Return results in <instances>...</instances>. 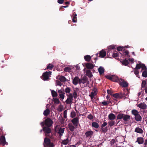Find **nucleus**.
<instances>
[{
    "label": "nucleus",
    "mask_w": 147,
    "mask_h": 147,
    "mask_svg": "<svg viewBox=\"0 0 147 147\" xmlns=\"http://www.w3.org/2000/svg\"><path fill=\"white\" fill-rule=\"evenodd\" d=\"M51 142L50 140L47 137L44 138V142L43 145L45 147H46L47 146L49 145Z\"/></svg>",
    "instance_id": "11"
},
{
    "label": "nucleus",
    "mask_w": 147,
    "mask_h": 147,
    "mask_svg": "<svg viewBox=\"0 0 147 147\" xmlns=\"http://www.w3.org/2000/svg\"><path fill=\"white\" fill-rule=\"evenodd\" d=\"M67 96L68 97L67 98L69 99H71L73 100V94H67Z\"/></svg>",
    "instance_id": "45"
},
{
    "label": "nucleus",
    "mask_w": 147,
    "mask_h": 147,
    "mask_svg": "<svg viewBox=\"0 0 147 147\" xmlns=\"http://www.w3.org/2000/svg\"><path fill=\"white\" fill-rule=\"evenodd\" d=\"M134 73L137 76V75H138L139 73V72L138 70L135 69L134 71Z\"/></svg>",
    "instance_id": "55"
},
{
    "label": "nucleus",
    "mask_w": 147,
    "mask_h": 147,
    "mask_svg": "<svg viewBox=\"0 0 147 147\" xmlns=\"http://www.w3.org/2000/svg\"><path fill=\"white\" fill-rule=\"evenodd\" d=\"M132 114L133 115L135 116L137 115L139 113V112L136 109H133L131 111Z\"/></svg>",
    "instance_id": "34"
},
{
    "label": "nucleus",
    "mask_w": 147,
    "mask_h": 147,
    "mask_svg": "<svg viewBox=\"0 0 147 147\" xmlns=\"http://www.w3.org/2000/svg\"><path fill=\"white\" fill-rule=\"evenodd\" d=\"M54 102L56 104H59L60 102V101L58 98H55L54 99Z\"/></svg>",
    "instance_id": "48"
},
{
    "label": "nucleus",
    "mask_w": 147,
    "mask_h": 147,
    "mask_svg": "<svg viewBox=\"0 0 147 147\" xmlns=\"http://www.w3.org/2000/svg\"><path fill=\"white\" fill-rule=\"evenodd\" d=\"M7 144V142L6 141L5 137L3 136H1L0 137V144L4 146L5 144Z\"/></svg>",
    "instance_id": "7"
},
{
    "label": "nucleus",
    "mask_w": 147,
    "mask_h": 147,
    "mask_svg": "<svg viewBox=\"0 0 147 147\" xmlns=\"http://www.w3.org/2000/svg\"><path fill=\"white\" fill-rule=\"evenodd\" d=\"M71 122L75 127H77L79 124V117H76L74 118L71 120Z\"/></svg>",
    "instance_id": "6"
},
{
    "label": "nucleus",
    "mask_w": 147,
    "mask_h": 147,
    "mask_svg": "<svg viewBox=\"0 0 147 147\" xmlns=\"http://www.w3.org/2000/svg\"><path fill=\"white\" fill-rule=\"evenodd\" d=\"M112 56L114 57H117L118 56V54L117 53H113Z\"/></svg>",
    "instance_id": "61"
},
{
    "label": "nucleus",
    "mask_w": 147,
    "mask_h": 147,
    "mask_svg": "<svg viewBox=\"0 0 147 147\" xmlns=\"http://www.w3.org/2000/svg\"><path fill=\"white\" fill-rule=\"evenodd\" d=\"M143 77L146 78L147 77V70L144 71L142 73Z\"/></svg>",
    "instance_id": "41"
},
{
    "label": "nucleus",
    "mask_w": 147,
    "mask_h": 147,
    "mask_svg": "<svg viewBox=\"0 0 147 147\" xmlns=\"http://www.w3.org/2000/svg\"><path fill=\"white\" fill-rule=\"evenodd\" d=\"M69 140L68 138H67L66 140H63L62 141V144L65 145L67 144Z\"/></svg>",
    "instance_id": "42"
},
{
    "label": "nucleus",
    "mask_w": 147,
    "mask_h": 147,
    "mask_svg": "<svg viewBox=\"0 0 147 147\" xmlns=\"http://www.w3.org/2000/svg\"><path fill=\"white\" fill-rule=\"evenodd\" d=\"M141 68H142V70H147V69L146 66L144 64H142V67H141Z\"/></svg>",
    "instance_id": "47"
},
{
    "label": "nucleus",
    "mask_w": 147,
    "mask_h": 147,
    "mask_svg": "<svg viewBox=\"0 0 147 147\" xmlns=\"http://www.w3.org/2000/svg\"><path fill=\"white\" fill-rule=\"evenodd\" d=\"M134 131L137 133L142 134L143 133V131L139 127H136Z\"/></svg>",
    "instance_id": "19"
},
{
    "label": "nucleus",
    "mask_w": 147,
    "mask_h": 147,
    "mask_svg": "<svg viewBox=\"0 0 147 147\" xmlns=\"http://www.w3.org/2000/svg\"><path fill=\"white\" fill-rule=\"evenodd\" d=\"M123 51H125L123 52L124 53L125 55H127L128 57H130V56L129 55V52L128 51L126 50L125 49L123 50Z\"/></svg>",
    "instance_id": "52"
},
{
    "label": "nucleus",
    "mask_w": 147,
    "mask_h": 147,
    "mask_svg": "<svg viewBox=\"0 0 147 147\" xmlns=\"http://www.w3.org/2000/svg\"><path fill=\"white\" fill-rule=\"evenodd\" d=\"M124 49V47H123L119 46L117 47V50L118 51H122Z\"/></svg>",
    "instance_id": "51"
},
{
    "label": "nucleus",
    "mask_w": 147,
    "mask_h": 147,
    "mask_svg": "<svg viewBox=\"0 0 147 147\" xmlns=\"http://www.w3.org/2000/svg\"><path fill=\"white\" fill-rule=\"evenodd\" d=\"M116 82H118L120 86L126 88L128 86V84L126 81L123 79L119 78H117Z\"/></svg>",
    "instance_id": "1"
},
{
    "label": "nucleus",
    "mask_w": 147,
    "mask_h": 147,
    "mask_svg": "<svg viewBox=\"0 0 147 147\" xmlns=\"http://www.w3.org/2000/svg\"><path fill=\"white\" fill-rule=\"evenodd\" d=\"M58 92L59 94V98L62 99L64 98L65 93L63 89L58 90Z\"/></svg>",
    "instance_id": "8"
},
{
    "label": "nucleus",
    "mask_w": 147,
    "mask_h": 147,
    "mask_svg": "<svg viewBox=\"0 0 147 147\" xmlns=\"http://www.w3.org/2000/svg\"><path fill=\"white\" fill-rule=\"evenodd\" d=\"M135 119L137 121H140L142 120V117L139 113L135 116Z\"/></svg>",
    "instance_id": "23"
},
{
    "label": "nucleus",
    "mask_w": 147,
    "mask_h": 147,
    "mask_svg": "<svg viewBox=\"0 0 147 147\" xmlns=\"http://www.w3.org/2000/svg\"><path fill=\"white\" fill-rule=\"evenodd\" d=\"M67 111L66 110H65L63 113V117L65 118H67Z\"/></svg>",
    "instance_id": "59"
},
{
    "label": "nucleus",
    "mask_w": 147,
    "mask_h": 147,
    "mask_svg": "<svg viewBox=\"0 0 147 147\" xmlns=\"http://www.w3.org/2000/svg\"><path fill=\"white\" fill-rule=\"evenodd\" d=\"M72 22H77V14L75 12H74L73 14Z\"/></svg>",
    "instance_id": "24"
},
{
    "label": "nucleus",
    "mask_w": 147,
    "mask_h": 147,
    "mask_svg": "<svg viewBox=\"0 0 147 147\" xmlns=\"http://www.w3.org/2000/svg\"><path fill=\"white\" fill-rule=\"evenodd\" d=\"M54 67V66L53 65L49 64L48 65L47 67V69H52L53 68V67Z\"/></svg>",
    "instance_id": "39"
},
{
    "label": "nucleus",
    "mask_w": 147,
    "mask_h": 147,
    "mask_svg": "<svg viewBox=\"0 0 147 147\" xmlns=\"http://www.w3.org/2000/svg\"><path fill=\"white\" fill-rule=\"evenodd\" d=\"M124 114L121 113H119L117 115V120L121 119H123Z\"/></svg>",
    "instance_id": "29"
},
{
    "label": "nucleus",
    "mask_w": 147,
    "mask_h": 147,
    "mask_svg": "<svg viewBox=\"0 0 147 147\" xmlns=\"http://www.w3.org/2000/svg\"><path fill=\"white\" fill-rule=\"evenodd\" d=\"M130 119V116L127 114H124L123 117V120L124 122H126L129 120Z\"/></svg>",
    "instance_id": "17"
},
{
    "label": "nucleus",
    "mask_w": 147,
    "mask_h": 147,
    "mask_svg": "<svg viewBox=\"0 0 147 147\" xmlns=\"http://www.w3.org/2000/svg\"><path fill=\"white\" fill-rule=\"evenodd\" d=\"M111 102L110 101H108V102L107 101H103L101 103L103 105L105 106H107V105L108 104L110 103Z\"/></svg>",
    "instance_id": "46"
},
{
    "label": "nucleus",
    "mask_w": 147,
    "mask_h": 147,
    "mask_svg": "<svg viewBox=\"0 0 147 147\" xmlns=\"http://www.w3.org/2000/svg\"><path fill=\"white\" fill-rule=\"evenodd\" d=\"M107 125V123L106 122L104 121L103 123L101 125V128H103V127H104L106 126Z\"/></svg>",
    "instance_id": "60"
},
{
    "label": "nucleus",
    "mask_w": 147,
    "mask_h": 147,
    "mask_svg": "<svg viewBox=\"0 0 147 147\" xmlns=\"http://www.w3.org/2000/svg\"><path fill=\"white\" fill-rule=\"evenodd\" d=\"M136 142H138L139 144H142L144 142V139L141 137H138Z\"/></svg>",
    "instance_id": "15"
},
{
    "label": "nucleus",
    "mask_w": 147,
    "mask_h": 147,
    "mask_svg": "<svg viewBox=\"0 0 147 147\" xmlns=\"http://www.w3.org/2000/svg\"><path fill=\"white\" fill-rule=\"evenodd\" d=\"M84 59L86 61L89 62L91 59V57L90 55H87L84 56Z\"/></svg>",
    "instance_id": "30"
},
{
    "label": "nucleus",
    "mask_w": 147,
    "mask_h": 147,
    "mask_svg": "<svg viewBox=\"0 0 147 147\" xmlns=\"http://www.w3.org/2000/svg\"><path fill=\"white\" fill-rule=\"evenodd\" d=\"M107 92L109 94H110L111 95H113L112 92L110 90H107Z\"/></svg>",
    "instance_id": "62"
},
{
    "label": "nucleus",
    "mask_w": 147,
    "mask_h": 147,
    "mask_svg": "<svg viewBox=\"0 0 147 147\" xmlns=\"http://www.w3.org/2000/svg\"><path fill=\"white\" fill-rule=\"evenodd\" d=\"M93 134V132L92 131H89L85 133V135L87 137H91Z\"/></svg>",
    "instance_id": "18"
},
{
    "label": "nucleus",
    "mask_w": 147,
    "mask_h": 147,
    "mask_svg": "<svg viewBox=\"0 0 147 147\" xmlns=\"http://www.w3.org/2000/svg\"><path fill=\"white\" fill-rule=\"evenodd\" d=\"M86 73L87 76L89 78H91L93 76L92 73L89 69L87 70L86 71Z\"/></svg>",
    "instance_id": "22"
},
{
    "label": "nucleus",
    "mask_w": 147,
    "mask_h": 147,
    "mask_svg": "<svg viewBox=\"0 0 147 147\" xmlns=\"http://www.w3.org/2000/svg\"><path fill=\"white\" fill-rule=\"evenodd\" d=\"M76 115V113L74 111H72L71 113L70 117L71 118H73L75 117Z\"/></svg>",
    "instance_id": "44"
},
{
    "label": "nucleus",
    "mask_w": 147,
    "mask_h": 147,
    "mask_svg": "<svg viewBox=\"0 0 147 147\" xmlns=\"http://www.w3.org/2000/svg\"><path fill=\"white\" fill-rule=\"evenodd\" d=\"M69 4V2L68 1L66 2L65 4V5L61 6L60 7L59 9H62L63 8H66L68 7V5Z\"/></svg>",
    "instance_id": "35"
},
{
    "label": "nucleus",
    "mask_w": 147,
    "mask_h": 147,
    "mask_svg": "<svg viewBox=\"0 0 147 147\" xmlns=\"http://www.w3.org/2000/svg\"><path fill=\"white\" fill-rule=\"evenodd\" d=\"M66 94H69L71 92V88L68 87H67L64 91Z\"/></svg>",
    "instance_id": "38"
},
{
    "label": "nucleus",
    "mask_w": 147,
    "mask_h": 147,
    "mask_svg": "<svg viewBox=\"0 0 147 147\" xmlns=\"http://www.w3.org/2000/svg\"><path fill=\"white\" fill-rule=\"evenodd\" d=\"M59 80L61 82H65L66 81V79L63 76H61L59 77Z\"/></svg>",
    "instance_id": "33"
},
{
    "label": "nucleus",
    "mask_w": 147,
    "mask_h": 147,
    "mask_svg": "<svg viewBox=\"0 0 147 147\" xmlns=\"http://www.w3.org/2000/svg\"><path fill=\"white\" fill-rule=\"evenodd\" d=\"M138 107L142 109H144L147 108V105L144 102L140 103L138 105Z\"/></svg>",
    "instance_id": "13"
},
{
    "label": "nucleus",
    "mask_w": 147,
    "mask_h": 147,
    "mask_svg": "<svg viewBox=\"0 0 147 147\" xmlns=\"http://www.w3.org/2000/svg\"><path fill=\"white\" fill-rule=\"evenodd\" d=\"M105 77L107 79H109L110 80H111L112 81L116 82V80L117 79V78H118V77L117 76H105Z\"/></svg>",
    "instance_id": "10"
},
{
    "label": "nucleus",
    "mask_w": 147,
    "mask_h": 147,
    "mask_svg": "<svg viewBox=\"0 0 147 147\" xmlns=\"http://www.w3.org/2000/svg\"><path fill=\"white\" fill-rule=\"evenodd\" d=\"M64 128H60L59 130L58 133L59 134V136H62L63 135V133L64 132Z\"/></svg>",
    "instance_id": "32"
},
{
    "label": "nucleus",
    "mask_w": 147,
    "mask_h": 147,
    "mask_svg": "<svg viewBox=\"0 0 147 147\" xmlns=\"http://www.w3.org/2000/svg\"><path fill=\"white\" fill-rule=\"evenodd\" d=\"M106 52L103 50H102L100 51L99 57L101 58H103L106 56Z\"/></svg>",
    "instance_id": "16"
},
{
    "label": "nucleus",
    "mask_w": 147,
    "mask_h": 147,
    "mask_svg": "<svg viewBox=\"0 0 147 147\" xmlns=\"http://www.w3.org/2000/svg\"><path fill=\"white\" fill-rule=\"evenodd\" d=\"M92 92H93L96 95L97 94V89L96 88H94L92 90Z\"/></svg>",
    "instance_id": "57"
},
{
    "label": "nucleus",
    "mask_w": 147,
    "mask_h": 147,
    "mask_svg": "<svg viewBox=\"0 0 147 147\" xmlns=\"http://www.w3.org/2000/svg\"><path fill=\"white\" fill-rule=\"evenodd\" d=\"M115 46L114 45H111L110 46H109L108 47V49L109 50H111L112 49H113L115 48Z\"/></svg>",
    "instance_id": "56"
},
{
    "label": "nucleus",
    "mask_w": 147,
    "mask_h": 147,
    "mask_svg": "<svg viewBox=\"0 0 147 147\" xmlns=\"http://www.w3.org/2000/svg\"><path fill=\"white\" fill-rule=\"evenodd\" d=\"M92 127H94L96 128H98L99 127V125L97 122L94 121L92 123Z\"/></svg>",
    "instance_id": "25"
},
{
    "label": "nucleus",
    "mask_w": 147,
    "mask_h": 147,
    "mask_svg": "<svg viewBox=\"0 0 147 147\" xmlns=\"http://www.w3.org/2000/svg\"><path fill=\"white\" fill-rule=\"evenodd\" d=\"M108 118L109 119L113 120L116 118L115 115L113 113H110L108 115Z\"/></svg>",
    "instance_id": "21"
},
{
    "label": "nucleus",
    "mask_w": 147,
    "mask_h": 147,
    "mask_svg": "<svg viewBox=\"0 0 147 147\" xmlns=\"http://www.w3.org/2000/svg\"><path fill=\"white\" fill-rule=\"evenodd\" d=\"M101 129L102 132L104 133L106 132L108 130V129L107 127H103V128H101Z\"/></svg>",
    "instance_id": "49"
},
{
    "label": "nucleus",
    "mask_w": 147,
    "mask_h": 147,
    "mask_svg": "<svg viewBox=\"0 0 147 147\" xmlns=\"http://www.w3.org/2000/svg\"><path fill=\"white\" fill-rule=\"evenodd\" d=\"M94 65L92 63H87L86 64V67L89 69H91L93 68Z\"/></svg>",
    "instance_id": "14"
},
{
    "label": "nucleus",
    "mask_w": 147,
    "mask_h": 147,
    "mask_svg": "<svg viewBox=\"0 0 147 147\" xmlns=\"http://www.w3.org/2000/svg\"><path fill=\"white\" fill-rule=\"evenodd\" d=\"M80 79L78 77H75L74 79H73V83L75 85H77L78 82L79 83Z\"/></svg>",
    "instance_id": "12"
},
{
    "label": "nucleus",
    "mask_w": 147,
    "mask_h": 147,
    "mask_svg": "<svg viewBox=\"0 0 147 147\" xmlns=\"http://www.w3.org/2000/svg\"><path fill=\"white\" fill-rule=\"evenodd\" d=\"M55 145L52 142H50L49 144L46 146L47 147H54Z\"/></svg>",
    "instance_id": "53"
},
{
    "label": "nucleus",
    "mask_w": 147,
    "mask_h": 147,
    "mask_svg": "<svg viewBox=\"0 0 147 147\" xmlns=\"http://www.w3.org/2000/svg\"><path fill=\"white\" fill-rule=\"evenodd\" d=\"M50 111L49 109L47 108L45 111H44L43 112V114L44 115L47 116L50 113Z\"/></svg>",
    "instance_id": "27"
},
{
    "label": "nucleus",
    "mask_w": 147,
    "mask_h": 147,
    "mask_svg": "<svg viewBox=\"0 0 147 147\" xmlns=\"http://www.w3.org/2000/svg\"><path fill=\"white\" fill-rule=\"evenodd\" d=\"M77 96V93L75 90H74L73 92V97L74 98H76Z\"/></svg>",
    "instance_id": "54"
},
{
    "label": "nucleus",
    "mask_w": 147,
    "mask_h": 147,
    "mask_svg": "<svg viewBox=\"0 0 147 147\" xmlns=\"http://www.w3.org/2000/svg\"><path fill=\"white\" fill-rule=\"evenodd\" d=\"M68 128L70 131H73L75 129L74 127L72 124L69 123L68 125Z\"/></svg>",
    "instance_id": "26"
},
{
    "label": "nucleus",
    "mask_w": 147,
    "mask_h": 147,
    "mask_svg": "<svg viewBox=\"0 0 147 147\" xmlns=\"http://www.w3.org/2000/svg\"><path fill=\"white\" fill-rule=\"evenodd\" d=\"M142 64H137L136 66V67L135 69H140V68H141V67H142Z\"/></svg>",
    "instance_id": "43"
},
{
    "label": "nucleus",
    "mask_w": 147,
    "mask_h": 147,
    "mask_svg": "<svg viewBox=\"0 0 147 147\" xmlns=\"http://www.w3.org/2000/svg\"><path fill=\"white\" fill-rule=\"evenodd\" d=\"M53 123V121L50 118H47L45 120V124L47 126H51Z\"/></svg>",
    "instance_id": "5"
},
{
    "label": "nucleus",
    "mask_w": 147,
    "mask_h": 147,
    "mask_svg": "<svg viewBox=\"0 0 147 147\" xmlns=\"http://www.w3.org/2000/svg\"><path fill=\"white\" fill-rule=\"evenodd\" d=\"M72 100L67 98L65 101L66 104H70L72 103Z\"/></svg>",
    "instance_id": "40"
},
{
    "label": "nucleus",
    "mask_w": 147,
    "mask_h": 147,
    "mask_svg": "<svg viewBox=\"0 0 147 147\" xmlns=\"http://www.w3.org/2000/svg\"><path fill=\"white\" fill-rule=\"evenodd\" d=\"M146 81L145 80H143L141 84L142 88H144L146 87Z\"/></svg>",
    "instance_id": "37"
},
{
    "label": "nucleus",
    "mask_w": 147,
    "mask_h": 147,
    "mask_svg": "<svg viewBox=\"0 0 147 147\" xmlns=\"http://www.w3.org/2000/svg\"><path fill=\"white\" fill-rule=\"evenodd\" d=\"M115 140L114 139H112L110 142L111 145H113L114 144L115 142Z\"/></svg>",
    "instance_id": "64"
},
{
    "label": "nucleus",
    "mask_w": 147,
    "mask_h": 147,
    "mask_svg": "<svg viewBox=\"0 0 147 147\" xmlns=\"http://www.w3.org/2000/svg\"><path fill=\"white\" fill-rule=\"evenodd\" d=\"M98 70L100 75H102L104 73L105 70L102 67L100 66Z\"/></svg>",
    "instance_id": "20"
},
{
    "label": "nucleus",
    "mask_w": 147,
    "mask_h": 147,
    "mask_svg": "<svg viewBox=\"0 0 147 147\" xmlns=\"http://www.w3.org/2000/svg\"><path fill=\"white\" fill-rule=\"evenodd\" d=\"M120 62L123 65L125 66H127L129 64V62L126 59H124L122 61H120Z\"/></svg>",
    "instance_id": "28"
},
{
    "label": "nucleus",
    "mask_w": 147,
    "mask_h": 147,
    "mask_svg": "<svg viewBox=\"0 0 147 147\" xmlns=\"http://www.w3.org/2000/svg\"><path fill=\"white\" fill-rule=\"evenodd\" d=\"M109 126H110V127H112L115 124V122L113 120H111V121H109L108 122Z\"/></svg>",
    "instance_id": "31"
},
{
    "label": "nucleus",
    "mask_w": 147,
    "mask_h": 147,
    "mask_svg": "<svg viewBox=\"0 0 147 147\" xmlns=\"http://www.w3.org/2000/svg\"><path fill=\"white\" fill-rule=\"evenodd\" d=\"M51 75V71H46L44 73L41 78L44 81L47 80L49 79V76Z\"/></svg>",
    "instance_id": "2"
},
{
    "label": "nucleus",
    "mask_w": 147,
    "mask_h": 147,
    "mask_svg": "<svg viewBox=\"0 0 147 147\" xmlns=\"http://www.w3.org/2000/svg\"><path fill=\"white\" fill-rule=\"evenodd\" d=\"M64 0H58L57 2L59 4H62L63 3Z\"/></svg>",
    "instance_id": "63"
},
{
    "label": "nucleus",
    "mask_w": 147,
    "mask_h": 147,
    "mask_svg": "<svg viewBox=\"0 0 147 147\" xmlns=\"http://www.w3.org/2000/svg\"><path fill=\"white\" fill-rule=\"evenodd\" d=\"M113 96L116 98H122L125 97L126 96V95L125 93L120 92L113 94Z\"/></svg>",
    "instance_id": "3"
},
{
    "label": "nucleus",
    "mask_w": 147,
    "mask_h": 147,
    "mask_svg": "<svg viewBox=\"0 0 147 147\" xmlns=\"http://www.w3.org/2000/svg\"><path fill=\"white\" fill-rule=\"evenodd\" d=\"M51 94L52 95L53 97H56L57 96V92L54 90H51Z\"/></svg>",
    "instance_id": "36"
},
{
    "label": "nucleus",
    "mask_w": 147,
    "mask_h": 147,
    "mask_svg": "<svg viewBox=\"0 0 147 147\" xmlns=\"http://www.w3.org/2000/svg\"><path fill=\"white\" fill-rule=\"evenodd\" d=\"M88 118L90 120H92L93 118V117L92 115L90 114L88 115Z\"/></svg>",
    "instance_id": "58"
},
{
    "label": "nucleus",
    "mask_w": 147,
    "mask_h": 147,
    "mask_svg": "<svg viewBox=\"0 0 147 147\" xmlns=\"http://www.w3.org/2000/svg\"><path fill=\"white\" fill-rule=\"evenodd\" d=\"M71 70V69L70 68L68 67H65L64 69V71L66 72L70 71Z\"/></svg>",
    "instance_id": "50"
},
{
    "label": "nucleus",
    "mask_w": 147,
    "mask_h": 147,
    "mask_svg": "<svg viewBox=\"0 0 147 147\" xmlns=\"http://www.w3.org/2000/svg\"><path fill=\"white\" fill-rule=\"evenodd\" d=\"M49 127L45 126L43 128V131L44 132L45 135L46 136H49L48 134H50L51 132V130Z\"/></svg>",
    "instance_id": "4"
},
{
    "label": "nucleus",
    "mask_w": 147,
    "mask_h": 147,
    "mask_svg": "<svg viewBox=\"0 0 147 147\" xmlns=\"http://www.w3.org/2000/svg\"><path fill=\"white\" fill-rule=\"evenodd\" d=\"M88 78L86 77H84L82 79H80L79 82V84L82 83L84 84L85 83H87V84H89V81L88 80Z\"/></svg>",
    "instance_id": "9"
}]
</instances>
